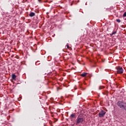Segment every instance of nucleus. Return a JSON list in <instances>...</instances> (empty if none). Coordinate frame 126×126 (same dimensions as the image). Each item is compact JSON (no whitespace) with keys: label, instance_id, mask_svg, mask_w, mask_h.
Segmentation results:
<instances>
[{"label":"nucleus","instance_id":"nucleus-1","mask_svg":"<svg viewBox=\"0 0 126 126\" xmlns=\"http://www.w3.org/2000/svg\"><path fill=\"white\" fill-rule=\"evenodd\" d=\"M117 105L122 109V110L126 111V102H124L123 100L118 101V102H117Z\"/></svg>","mask_w":126,"mask_h":126},{"label":"nucleus","instance_id":"nucleus-2","mask_svg":"<svg viewBox=\"0 0 126 126\" xmlns=\"http://www.w3.org/2000/svg\"><path fill=\"white\" fill-rule=\"evenodd\" d=\"M116 69L117 70V73L119 74H122L124 73L123 68L120 66H117L116 67Z\"/></svg>","mask_w":126,"mask_h":126},{"label":"nucleus","instance_id":"nucleus-3","mask_svg":"<svg viewBox=\"0 0 126 126\" xmlns=\"http://www.w3.org/2000/svg\"><path fill=\"white\" fill-rule=\"evenodd\" d=\"M84 121L83 118H79V117H77V122H76V125H78L79 123H82Z\"/></svg>","mask_w":126,"mask_h":126},{"label":"nucleus","instance_id":"nucleus-4","mask_svg":"<svg viewBox=\"0 0 126 126\" xmlns=\"http://www.w3.org/2000/svg\"><path fill=\"white\" fill-rule=\"evenodd\" d=\"M106 114V112L103 110L99 112L98 117L99 118L104 117Z\"/></svg>","mask_w":126,"mask_h":126},{"label":"nucleus","instance_id":"nucleus-5","mask_svg":"<svg viewBox=\"0 0 126 126\" xmlns=\"http://www.w3.org/2000/svg\"><path fill=\"white\" fill-rule=\"evenodd\" d=\"M69 118L71 121H73L74 119H76V114H71Z\"/></svg>","mask_w":126,"mask_h":126},{"label":"nucleus","instance_id":"nucleus-6","mask_svg":"<svg viewBox=\"0 0 126 126\" xmlns=\"http://www.w3.org/2000/svg\"><path fill=\"white\" fill-rule=\"evenodd\" d=\"M16 78H17V76H16V75L15 74H13L12 75V79L13 80H15Z\"/></svg>","mask_w":126,"mask_h":126},{"label":"nucleus","instance_id":"nucleus-7","mask_svg":"<svg viewBox=\"0 0 126 126\" xmlns=\"http://www.w3.org/2000/svg\"><path fill=\"white\" fill-rule=\"evenodd\" d=\"M29 16L31 17H33V16H35V13L31 12V13L29 14Z\"/></svg>","mask_w":126,"mask_h":126},{"label":"nucleus","instance_id":"nucleus-8","mask_svg":"<svg viewBox=\"0 0 126 126\" xmlns=\"http://www.w3.org/2000/svg\"><path fill=\"white\" fill-rule=\"evenodd\" d=\"M87 75V73H85V72H84V73H83L82 74H81V75H80V76L81 77H86V75Z\"/></svg>","mask_w":126,"mask_h":126},{"label":"nucleus","instance_id":"nucleus-9","mask_svg":"<svg viewBox=\"0 0 126 126\" xmlns=\"http://www.w3.org/2000/svg\"><path fill=\"white\" fill-rule=\"evenodd\" d=\"M116 34V32H112V33L110 34L111 36H113L114 34Z\"/></svg>","mask_w":126,"mask_h":126},{"label":"nucleus","instance_id":"nucleus-10","mask_svg":"<svg viewBox=\"0 0 126 126\" xmlns=\"http://www.w3.org/2000/svg\"><path fill=\"white\" fill-rule=\"evenodd\" d=\"M104 88H105V87H103V86H100V87H99V89L100 90H102V89H103Z\"/></svg>","mask_w":126,"mask_h":126},{"label":"nucleus","instance_id":"nucleus-11","mask_svg":"<svg viewBox=\"0 0 126 126\" xmlns=\"http://www.w3.org/2000/svg\"><path fill=\"white\" fill-rule=\"evenodd\" d=\"M123 17H126V12H124L123 14Z\"/></svg>","mask_w":126,"mask_h":126},{"label":"nucleus","instance_id":"nucleus-12","mask_svg":"<svg viewBox=\"0 0 126 126\" xmlns=\"http://www.w3.org/2000/svg\"><path fill=\"white\" fill-rule=\"evenodd\" d=\"M116 22H117V23H121V20H120V19H117V20H116Z\"/></svg>","mask_w":126,"mask_h":126},{"label":"nucleus","instance_id":"nucleus-13","mask_svg":"<svg viewBox=\"0 0 126 126\" xmlns=\"http://www.w3.org/2000/svg\"><path fill=\"white\" fill-rule=\"evenodd\" d=\"M67 49H68L69 48V45H67Z\"/></svg>","mask_w":126,"mask_h":126},{"label":"nucleus","instance_id":"nucleus-14","mask_svg":"<svg viewBox=\"0 0 126 126\" xmlns=\"http://www.w3.org/2000/svg\"><path fill=\"white\" fill-rule=\"evenodd\" d=\"M13 56H12V58H13Z\"/></svg>","mask_w":126,"mask_h":126}]
</instances>
